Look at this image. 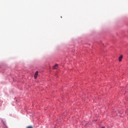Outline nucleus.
Listing matches in <instances>:
<instances>
[{
  "instance_id": "1",
  "label": "nucleus",
  "mask_w": 128,
  "mask_h": 128,
  "mask_svg": "<svg viewBox=\"0 0 128 128\" xmlns=\"http://www.w3.org/2000/svg\"><path fill=\"white\" fill-rule=\"evenodd\" d=\"M38 72L36 71L34 74V78H38Z\"/></svg>"
},
{
  "instance_id": "2",
  "label": "nucleus",
  "mask_w": 128,
  "mask_h": 128,
  "mask_svg": "<svg viewBox=\"0 0 128 128\" xmlns=\"http://www.w3.org/2000/svg\"><path fill=\"white\" fill-rule=\"evenodd\" d=\"M122 60V56L121 55L118 58L119 62H120Z\"/></svg>"
},
{
  "instance_id": "3",
  "label": "nucleus",
  "mask_w": 128,
  "mask_h": 128,
  "mask_svg": "<svg viewBox=\"0 0 128 128\" xmlns=\"http://www.w3.org/2000/svg\"><path fill=\"white\" fill-rule=\"evenodd\" d=\"M58 64H56L54 67H53V68L54 70H56V67L58 66Z\"/></svg>"
},
{
  "instance_id": "4",
  "label": "nucleus",
  "mask_w": 128,
  "mask_h": 128,
  "mask_svg": "<svg viewBox=\"0 0 128 128\" xmlns=\"http://www.w3.org/2000/svg\"><path fill=\"white\" fill-rule=\"evenodd\" d=\"M26 128H34V127L32 126H28Z\"/></svg>"
},
{
  "instance_id": "5",
  "label": "nucleus",
  "mask_w": 128,
  "mask_h": 128,
  "mask_svg": "<svg viewBox=\"0 0 128 128\" xmlns=\"http://www.w3.org/2000/svg\"><path fill=\"white\" fill-rule=\"evenodd\" d=\"M102 128H104V126H102Z\"/></svg>"
}]
</instances>
